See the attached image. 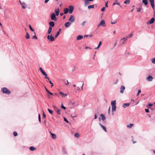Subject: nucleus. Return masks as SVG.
Here are the masks:
<instances>
[{
    "label": "nucleus",
    "mask_w": 155,
    "mask_h": 155,
    "mask_svg": "<svg viewBox=\"0 0 155 155\" xmlns=\"http://www.w3.org/2000/svg\"><path fill=\"white\" fill-rule=\"evenodd\" d=\"M1 91L2 93L7 94H9L11 93L10 91L6 87H4L2 88V89Z\"/></svg>",
    "instance_id": "1"
},
{
    "label": "nucleus",
    "mask_w": 155,
    "mask_h": 155,
    "mask_svg": "<svg viewBox=\"0 0 155 155\" xmlns=\"http://www.w3.org/2000/svg\"><path fill=\"white\" fill-rule=\"evenodd\" d=\"M51 18L52 20L54 21H57V19L56 17V15L54 13H52L51 15Z\"/></svg>",
    "instance_id": "2"
},
{
    "label": "nucleus",
    "mask_w": 155,
    "mask_h": 155,
    "mask_svg": "<svg viewBox=\"0 0 155 155\" xmlns=\"http://www.w3.org/2000/svg\"><path fill=\"white\" fill-rule=\"evenodd\" d=\"M68 20L70 22L72 23L75 22V19L74 16L73 15H71L70 18H69Z\"/></svg>",
    "instance_id": "3"
},
{
    "label": "nucleus",
    "mask_w": 155,
    "mask_h": 155,
    "mask_svg": "<svg viewBox=\"0 0 155 155\" xmlns=\"http://www.w3.org/2000/svg\"><path fill=\"white\" fill-rule=\"evenodd\" d=\"M69 13L70 14H71L72 13L74 10V7L73 6L70 5L69 6Z\"/></svg>",
    "instance_id": "4"
},
{
    "label": "nucleus",
    "mask_w": 155,
    "mask_h": 155,
    "mask_svg": "<svg viewBox=\"0 0 155 155\" xmlns=\"http://www.w3.org/2000/svg\"><path fill=\"white\" fill-rule=\"evenodd\" d=\"M153 77L150 75H148L146 78V80L148 81H153Z\"/></svg>",
    "instance_id": "5"
},
{
    "label": "nucleus",
    "mask_w": 155,
    "mask_h": 155,
    "mask_svg": "<svg viewBox=\"0 0 155 155\" xmlns=\"http://www.w3.org/2000/svg\"><path fill=\"white\" fill-rule=\"evenodd\" d=\"M47 38L51 41H53L54 40V38L52 34L50 35H48L47 37Z\"/></svg>",
    "instance_id": "6"
},
{
    "label": "nucleus",
    "mask_w": 155,
    "mask_h": 155,
    "mask_svg": "<svg viewBox=\"0 0 155 155\" xmlns=\"http://www.w3.org/2000/svg\"><path fill=\"white\" fill-rule=\"evenodd\" d=\"M154 21L155 18H154L153 17L152 18L150 21L147 22V24H151L154 22Z\"/></svg>",
    "instance_id": "7"
},
{
    "label": "nucleus",
    "mask_w": 155,
    "mask_h": 155,
    "mask_svg": "<svg viewBox=\"0 0 155 155\" xmlns=\"http://www.w3.org/2000/svg\"><path fill=\"white\" fill-rule=\"evenodd\" d=\"M120 93L123 94L124 92V90L125 89V87L123 85H122L120 87Z\"/></svg>",
    "instance_id": "8"
},
{
    "label": "nucleus",
    "mask_w": 155,
    "mask_h": 155,
    "mask_svg": "<svg viewBox=\"0 0 155 155\" xmlns=\"http://www.w3.org/2000/svg\"><path fill=\"white\" fill-rule=\"evenodd\" d=\"M54 109H55V110L56 111L57 113L58 114L60 115V114H61V110H60V109H58L56 107H54Z\"/></svg>",
    "instance_id": "9"
},
{
    "label": "nucleus",
    "mask_w": 155,
    "mask_h": 155,
    "mask_svg": "<svg viewBox=\"0 0 155 155\" xmlns=\"http://www.w3.org/2000/svg\"><path fill=\"white\" fill-rule=\"evenodd\" d=\"M71 22H67L64 24V26L68 28L71 26Z\"/></svg>",
    "instance_id": "10"
},
{
    "label": "nucleus",
    "mask_w": 155,
    "mask_h": 155,
    "mask_svg": "<svg viewBox=\"0 0 155 155\" xmlns=\"http://www.w3.org/2000/svg\"><path fill=\"white\" fill-rule=\"evenodd\" d=\"M100 24L101 25V26L104 27L106 26L105 21L103 20H102L100 22Z\"/></svg>",
    "instance_id": "11"
},
{
    "label": "nucleus",
    "mask_w": 155,
    "mask_h": 155,
    "mask_svg": "<svg viewBox=\"0 0 155 155\" xmlns=\"http://www.w3.org/2000/svg\"><path fill=\"white\" fill-rule=\"evenodd\" d=\"M50 26L49 27H51V28L53 27L54 26L55 24L54 21H51L49 23Z\"/></svg>",
    "instance_id": "12"
},
{
    "label": "nucleus",
    "mask_w": 155,
    "mask_h": 155,
    "mask_svg": "<svg viewBox=\"0 0 155 155\" xmlns=\"http://www.w3.org/2000/svg\"><path fill=\"white\" fill-rule=\"evenodd\" d=\"M59 94L61 95V97H63L67 96L68 95L67 94H64L62 92H60Z\"/></svg>",
    "instance_id": "13"
},
{
    "label": "nucleus",
    "mask_w": 155,
    "mask_h": 155,
    "mask_svg": "<svg viewBox=\"0 0 155 155\" xmlns=\"http://www.w3.org/2000/svg\"><path fill=\"white\" fill-rule=\"evenodd\" d=\"M117 5L120 6V7H122V6H121L120 5V3L118 2V0H116L115 2H114L113 4V5Z\"/></svg>",
    "instance_id": "14"
},
{
    "label": "nucleus",
    "mask_w": 155,
    "mask_h": 155,
    "mask_svg": "<svg viewBox=\"0 0 155 155\" xmlns=\"http://www.w3.org/2000/svg\"><path fill=\"white\" fill-rule=\"evenodd\" d=\"M99 125L103 129V130L105 131V132H107V130L106 127L101 124V123H99Z\"/></svg>",
    "instance_id": "15"
},
{
    "label": "nucleus",
    "mask_w": 155,
    "mask_h": 155,
    "mask_svg": "<svg viewBox=\"0 0 155 155\" xmlns=\"http://www.w3.org/2000/svg\"><path fill=\"white\" fill-rule=\"evenodd\" d=\"M55 13H56V15L57 16H58L59 13V9H56L54 11Z\"/></svg>",
    "instance_id": "16"
},
{
    "label": "nucleus",
    "mask_w": 155,
    "mask_h": 155,
    "mask_svg": "<svg viewBox=\"0 0 155 155\" xmlns=\"http://www.w3.org/2000/svg\"><path fill=\"white\" fill-rule=\"evenodd\" d=\"M130 104L129 103H126L123 104V107L124 108H126V107H128Z\"/></svg>",
    "instance_id": "17"
},
{
    "label": "nucleus",
    "mask_w": 155,
    "mask_h": 155,
    "mask_svg": "<svg viewBox=\"0 0 155 155\" xmlns=\"http://www.w3.org/2000/svg\"><path fill=\"white\" fill-rule=\"evenodd\" d=\"M39 69L40 70L41 72L44 75H46V74H47L46 73L45 71H44V70L43 69L41 68L40 67L39 68Z\"/></svg>",
    "instance_id": "18"
},
{
    "label": "nucleus",
    "mask_w": 155,
    "mask_h": 155,
    "mask_svg": "<svg viewBox=\"0 0 155 155\" xmlns=\"http://www.w3.org/2000/svg\"><path fill=\"white\" fill-rule=\"evenodd\" d=\"M69 11V9L68 8H66L64 10V14H67Z\"/></svg>",
    "instance_id": "19"
},
{
    "label": "nucleus",
    "mask_w": 155,
    "mask_h": 155,
    "mask_svg": "<svg viewBox=\"0 0 155 155\" xmlns=\"http://www.w3.org/2000/svg\"><path fill=\"white\" fill-rule=\"evenodd\" d=\"M50 133L51 134L52 137L53 139H55L56 138V135L52 133L51 131H50Z\"/></svg>",
    "instance_id": "20"
},
{
    "label": "nucleus",
    "mask_w": 155,
    "mask_h": 155,
    "mask_svg": "<svg viewBox=\"0 0 155 155\" xmlns=\"http://www.w3.org/2000/svg\"><path fill=\"white\" fill-rule=\"evenodd\" d=\"M83 37V36L82 35H79L78 36L77 38V40H81Z\"/></svg>",
    "instance_id": "21"
},
{
    "label": "nucleus",
    "mask_w": 155,
    "mask_h": 155,
    "mask_svg": "<svg viewBox=\"0 0 155 155\" xmlns=\"http://www.w3.org/2000/svg\"><path fill=\"white\" fill-rule=\"evenodd\" d=\"M100 115L102 117L101 119L103 121H104L106 119V117L105 115L103 114H101Z\"/></svg>",
    "instance_id": "22"
},
{
    "label": "nucleus",
    "mask_w": 155,
    "mask_h": 155,
    "mask_svg": "<svg viewBox=\"0 0 155 155\" xmlns=\"http://www.w3.org/2000/svg\"><path fill=\"white\" fill-rule=\"evenodd\" d=\"M116 100H114V101H111V105L112 106H116Z\"/></svg>",
    "instance_id": "23"
},
{
    "label": "nucleus",
    "mask_w": 155,
    "mask_h": 155,
    "mask_svg": "<svg viewBox=\"0 0 155 155\" xmlns=\"http://www.w3.org/2000/svg\"><path fill=\"white\" fill-rule=\"evenodd\" d=\"M148 0H143L142 2L145 5H146L148 4Z\"/></svg>",
    "instance_id": "24"
},
{
    "label": "nucleus",
    "mask_w": 155,
    "mask_h": 155,
    "mask_svg": "<svg viewBox=\"0 0 155 155\" xmlns=\"http://www.w3.org/2000/svg\"><path fill=\"white\" fill-rule=\"evenodd\" d=\"M25 37L27 39H28L30 38V35L28 32H27L26 33V35L25 36Z\"/></svg>",
    "instance_id": "25"
},
{
    "label": "nucleus",
    "mask_w": 155,
    "mask_h": 155,
    "mask_svg": "<svg viewBox=\"0 0 155 155\" xmlns=\"http://www.w3.org/2000/svg\"><path fill=\"white\" fill-rule=\"evenodd\" d=\"M19 2L21 5H22V8L24 9H25L26 8V7L25 6V3H21L20 1H19Z\"/></svg>",
    "instance_id": "26"
},
{
    "label": "nucleus",
    "mask_w": 155,
    "mask_h": 155,
    "mask_svg": "<svg viewBox=\"0 0 155 155\" xmlns=\"http://www.w3.org/2000/svg\"><path fill=\"white\" fill-rule=\"evenodd\" d=\"M90 2L89 1L87 0H85L84 1L85 2V5H87L88 4H90Z\"/></svg>",
    "instance_id": "27"
},
{
    "label": "nucleus",
    "mask_w": 155,
    "mask_h": 155,
    "mask_svg": "<svg viewBox=\"0 0 155 155\" xmlns=\"http://www.w3.org/2000/svg\"><path fill=\"white\" fill-rule=\"evenodd\" d=\"M30 150L32 151H34L36 149V148L34 147H31L29 148Z\"/></svg>",
    "instance_id": "28"
},
{
    "label": "nucleus",
    "mask_w": 155,
    "mask_h": 155,
    "mask_svg": "<svg viewBox=\"0 0 155 155\" xmlns=\"http://www.w3.org/2000/svg\"><path fill=\"white\" fill-rule=\"evenodd\" d=\"M52 29V28L51 27H49L48 31V34H51Z\"/></svg>",
    "instance_id": "29"
},
{
    "label": "nucleus",
    "mask_w": 155,
    "mask_h": 155,
    "mask_svg": "<svg viewBox=\"0 0 155 155\" xmlns=\"http://www.w3.org/2000/svg\"><path fill=\"white\" fill-rule=\"evenodd\" d=\"M94 5H89L88 6V8L89 9H90L91 8H94Z\"/></svg>",
    "instance_id": "30"
},
{
    "label": "nucleus",
    "mask_w": 155,
    "mask_h": 155,
    "mask_svg": "<svg viewBox=\"0 0 155 155\" xmlns=\"http://www.w3.org/2000/svg\"><path fill=\"white\" fill-rule=\"evenodd\" d=\"M130 0H125L124 2V3L127 4H129L130 3Z\"/></svg>",
    "instance_id": "31"
},
{
    "label": "nucleus",
    "mask_w": 155,
    "mask_h": 155,
    "mask_svg": "<svg viewBox=\"0 0 155 155\" xmlns=\"http://www.w3.org/2000/svg\"><path fill=\"white\" fill-rule=\"evenodd\" d=\"M116 110V106H112V112L115 111Z\"/></svg>",
    "instance_id": "32"
},
{
    "label": "nucleus",
    "mask_w": 155,
    "mask_h": 155,
    "mask_svg": "<svg viewBox=\"0 0 155 155\" xmlns=\"http://www.w3.org/2000/svg\"><path fill=\"white\" fill-rule=\"evenodd\" d=\"M62 148L63 149V152H64V153L66 154L67 153V152L65 150V147H62Z\"/></svg>",
    "instance_id": "33"
},
{
    "label": "nucleus",
    "mask_w": 155,
    "mask_h": 155,
    "mask_svg": "<svg viewBox=\"0 0 155 155\" xmlns=\"http://www.w3.org/2000/svg\"><path fill=\"white\" fill-rule=\"evenodd\" d=\"M133 33H132V32L129 35H128V36H127V38H130L133 36Z\"/></svg>",
    "instance_id": "34"
},
{
    "label": "nucleus",
    "mask_w": 155,
    "mask_h": 155,
    "mask_svg": "<svg viewBox=\"0 0 155 155\" xmlns=\"http://www.w3.org/2000/svg\"><path fill=\"white\" fill-rule=\"evenodd\" d=\"M48 111L49 112V113H50V114H53V111L52 110H51V109H50L49 108H48Z\"/></svg>",
    "instance_id": "35"
},
{
    "label": "nucleus",
    "mask_w": 155,
    "mask_h": 155,
    "mask_svg": "<svg viewBox=\"0 0 155 155\" xmlns=\"http://www.w3.org/2000/svg\"><path fill=\"white\" fill-rule=\"evenodd\" d=\"M29 28L30 29V30L32 31H34V30L32 28L31 26V25H29Z\"/></svg>",
    "instance_id": "36"
},
{
    "label": "nucleus",
    "mask_w": 155,
    "mask_h": 155,
    "mask_svg": "<svg viewBox=\"0 0 155 155\" xmlns=\"http://www.w3.org/2000/svg\"><path fill=\"white\" fill-rule=\"evenodd\" d=\"M151 5L153 4H154V0H149Z\"/></svg>",
    "instance_id": "37"
},
{
    "label": "nucleus",
    "mask_w": 155,
    "mask_h": 155,
    "mask_svg": "<svg viewBox=\"0 0 155 155\" xmlns=\"http://www.w3.org/2000/svg\"><path fill=\"white\" fill-rule=\"evenodd\" d=\"M153 105V104H149L147 106V107L149 108V107L152 106Z\"/></svg>",
    "instance_id": "38"
},
{
    "label": "nucleus",
    "mask_w": 155,
    "mask_h": 155,
    "mask_svg": "<svg viewBox=\"0 0 155 155\" xmlns=\"http://www.w3.org/2000/svg\"><path fill=\"white\" fill-rule=\"evenodd\" d=\"M74 136L78 138L79 137V134L78 133H76L74 134Z\"/></svg>",
    "instance_id": "39"
},
{
    "label": "nucleus",
    "mask_w": 155,
    "mask_h": 155,
    "mask_svg": "<svg viewBox=\"0 0 155 155\" xmlns=\"http://www.w3.org/2000/svg\"><path fill=\"white\" fill-rule=\"evenodd\" d=\"M60 33L59 32H57L56 34L55 35V38H57L58 36V35H59Z\"/></svg>",
    "instance_id": "40"
},
{
    "label": "nucleus",
    "mask_w": 155,
    "mask_h": 155,
    "mask_svg": "<svg viewBox=\"0 0 155 155\" xmlns=\"http://www.w3.org/2000/svg\"><path fill=\"white\" fill-rule=\"evenodd\" d=\"M133 125H134L133 124H130L129 125H128L127 127L129 128H131L133 127Z\"/></svg>",
    "instance_id": "41"
},
{
    "label": "nucleus",
    "mask_w": 155,
    "mask_h": 155,
    "mask_svg": "<svg viewBox=\"0 0 155 155\" xmlns=\"http://www.w3.org/2000/svg\"><path fill=\"white\" fill-rule=\"evenodd\" d=\"M13 134L15 137H16L17 136L18 134L16 131H14L13 132Z\"/></svg>",
    "instance_id": "42"
},
{
    "label": "nucleus",
    "mask_w": 155,
    "mask_h": 155,
    "mask_svg": "<svg viewBox=\"0 0 155 155\" xmlns=\"http://www.w3.org/2000/svg\"><path fill=\"white\" fill-rule=\"evenodd\" d=\"M49 83L51 84V87H52L53 86V84L51 82V80H49Z\"/></svg>",
    "instance_id": "43"
},
{
    "label": "nucleus",
    "mask_w": 155,
    "mask_h": 155,
    "mask_svg": "<svg viewBox=\"0 0 155 155\" xmlns=\"http://www.w3.org/2000/svg\"><path fill=\"white\" fill-rule=\"evenodd\" d=\"M45 75V79H47L48 80H49L50 79H49V78L47 77V74H46V75Z\"/></svg>",
    "instance_id": "44"
},
{
    "label": "nucleus",
    "mask_w": 155,
    "mask_h": 155,
    "mask_svg": "<svg viewBox=\"0 0 155 155\" xmlns=\"http://www.w3.org/2000/svg\"><path fill=\"white\" fill-rule=\"evenodd\" d=\"M61 108L64 110H65L66 109V107L63 106L62 104H61Z\"/></svg>",
    "instance_id": "45"
},
{
    "label": "nucleus",
    "mask_w": 155,
    "mask_h": 155,
    "mask_svg": "<svg viewBox=\"0 0 155 155\" xmlns=\"http://www.w3.org/2000/svg\"><path fill=\"white\" fill-rule=\"evenodd\" d=\"M152 62L153 63L155 64V57L152 60Z\"/></svg>",
    "instance_id": "46"
},
{
    "label": "nucleus",
    "mask_w": 155,
    "mask_h": 155,
    "mask_svg": "<svg viewBox=\"0 0 155 155\" xmlns=\"http://www.w3.org/2000/svg\"><path fill=\"white\" fill-rule=\"evenodd\" d=\"M64 120L65 122H67V123H69V121H68V120H67V119L65 117H64Z\"/></svg>",
    "instance_id": "47"
},
{
    "label": "nucleus",
    "mask_w": 155,
    "mask_h": 155,
    "mask_svg": "<svg viewBox=\"0 0 155 155\" xmlns=\"http://www.w3.org/2000/svg\"><path fill=\"white\" fill-rule=\"evenodd\" d=\"M47 93L49 95H51V96H52L53 95V94L51 92L49 91L48 92H47Z\"/></svg>",
    "instance_id": "48"
},
{
    "label": "nucleus",
    "mask_w": 155,
    "mask_h": 155,
    "mask_svg": "<svg viewBox=\"0 0 155 155\" xmlns=\"http://www.w3.org/2000/svg\"><path fill=\"white\" fill-rule=\"evenodd\" d=\"M86 21H84L81 24V25L82 26H84L85 24L86 23Z\"/></svg>",
    "instance_id": "49"
},
{
    "label": "nucleus",
    "mask_w": 155,
    "mask_h": 155,
    "mask_svg": "<svg viewBox=\"0 0 155 155\" xmlns=\"http://www.w3.org/2000/svg\"><path fill=\"white\" fill-rule=\"evenodd\" d=\"M32 39H37V37L36 36V35H35L34 36H33V37H32Z\"/></svg>",
    "instance_id": "50"
},
{
    "label": "nucleus",
    "mask_w": 155,
    "mask_h": 155,
    "mask_svg": "<svg viewBox=\"0 0 155 155\" xmlns=\"http://www.w3.org/2000/svg\"><path fill=\"white\" fill-rule=\"evenodd\" d=\"M102 44V42L101 41H100L99 42V44L98 45V47H100L101 45Z\"/></svg>",
    "instance_id": "51"
},
{
    "label": "nucleus",
    "mask_w": 155,
    "mask_h": 155,
    "mask_svg": "<svg viewBox=\"0 0 155 155\" xmlns=\"http://www.w3.org/2000/svg\"><path fill=\"white\" fill-rule=\"evenodd\" d=\"M127 37H124L123 38L121 39V40H127Z\"/></svg>",
    "instance_id": "52"
},
{
    "label": "nucleus",
    "mask_w": 155,
    "mask_h": 155,
    "mask_svg": "<svg viewBox=\"0 0 155 155\" xmlns=\"http://www.w3.org/2000/svg\"><path fill=\"white\" fill-rule=\"evenodd\" d=\"M105 7H103L101 9V11L102 12H104V11H105Z\"/></svg>",
    "instance_id": "53"
},
{
    "label": "nucleus",
    "mask_w": 155,
    "mask_h": 155,
    "mask_svg": "<svg viewBox=\"0 0 155 155\" xmlns=\"http://www.w3.org/2000/svg\"><path fill=\"white\" fill-rule=\"evenodd\" d=\"M43 117H46V115L43 111Z\"/></svg>",
    "instance_id": "54"
},
{
    "label": "nucleus",
    "mask_w": 155,
    "mask_h": 155,
    "mask_svg": "<svg viewBox=\"0 0 155 155\" xmlns=\"http://www.w3.org/2000/svg\"><path fill=\"white\" fill-rule=\"evenodd\" d=\"M151 6L152 7V8L153 10H154V4H153L151 5Z\"/></svg>",
    "instance_id": "55"
},
{
    "label": "nucleus",
    "mask_w": 155,
    "mask_h": 155,
    "mask_svg": "<svg viewBox=\"0 0 155 155\" xmlns=\"http://www.w3.org/2000/svg\"><path fill=\"white\" fill-rule=\"evenodd\" d=\"M98 116L96 114H95L94 115V119H96L97 117Z\"/></svg>",
    "instance_id": "56"
},
{
    "label": "nucleus",
    "mask_w": 155,
    "mask_h": 155,
    "mask_svg": "<svg viewBox=\"0 0 155 155\" xmlns=\"http://www.w3.org/2000/svg\"><path fill=\"white\" fill-rule=\"evenodd\" d=\"M145 111L147 113L149 112V110L148 109H145Z\"/></svg>",
    "instance_id": "57"
},
{
    "label": "nucleus",
    "mask_w": 155,
    "mask_h": 155,
    "mask_svg": "<svg viewBox=\"0 0 155 155\" xmlns=\"http://www.w3.org/2000/svg\"><path fill=\"white\" fill-rule=\"evenodd\" d=\"M136 8L137 9V12H140V10H141V9L139 8Z\"/></svg>",
    "instance_id": "58"
},
{
    "label": "nucleus",
    "mask_w": 155,
    "mask_h": 155,
    "mask_svg": "<svg viewBox=\"0 0 155 155\" xmlns=\"http://www.w3.org/2000/svg\"><path fill=\"white\" fill-rule=\"evenodd\" d=\"M85 49H91V48L90 47H85Z\"/></svg>",
    "instance_id": "59"
},
{
    "label": "nucleus",
    "mask_w": 155,
    "mask_h": 155,
    "mask_svg": "<svg viewBox=\"0 0 155 155\" xmlns=\"http://www.w3.org/2000/svg\"><path fill=\"white\" fill-rule=\"evenodd\" d=\"M108 1H107L105 3V6L106 7H107L108 6Z\"/></svg>",
    "instance_id": "60"
},
{
    "label": "nucleus",
    "mask_w": 155,
    "mask_h": 155,
    "mask_svg": "<svg viewBox=\"0 0 155 155\" xmlns=\"http://www.w3.org/2000/svg\"><path fill=\"white\" fill-rule=\"evenodd\" d=\"M110 107L108 110V113L109 114L110 113Z\"/></svg>",
    "instance_id": "61"
},
{
    "label": "nucleus",
    "mask_w": 155,
    "mask_h": 155,
    "mask_svg": "<svg viewBox=\"0 0 155 155\" xmlns=\"http://www.w3.org/2000/svg\"><path fill=\"white\" fill-rule=\"evenodd\" d=\"M38 120L39 122L41 123V117H38Z\"/></svg>",
    "instance_id": "62"
},
{
    "label": "nucleus",
    "mask_w": 155,
    "mask_h": 155,
    "mask_svg": "<svg viewBox=\"0 0 155 155\" xmlns=\"http://www.w3.org/2000/svg\"><path fill=\"white\" fill-rule=\"evenodd\" d=\"M93 35H88V37H89V38H91L93 37Z\"/></svg>",
    "instance_id": "63"
},
{
    "label": "nucleus",
    "mask_w": 155,
    "mask_h": 155,
    "mask_svg": "<svg viewBox=\"0 0 155 155\" xmlns=\"http://www.w3.org/2000/svg\"><path fill=\"white\" fill-rule=\"evenodd\" d=\"M49 1V0H45L44 2L45 3H46Z\"/></svg>",
    "instance_id": "64"
}]
</instances>
